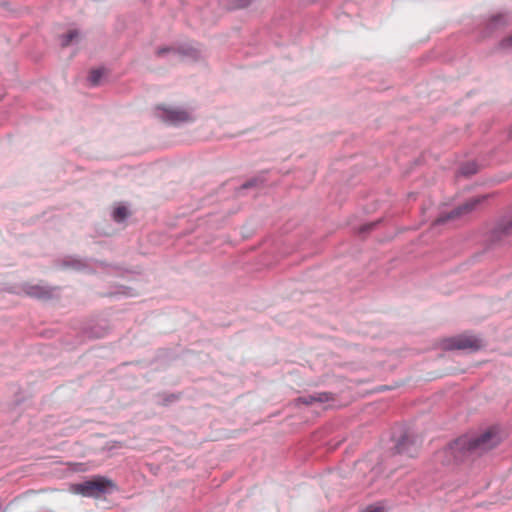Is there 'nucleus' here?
I'll return each mask as SVG.
<instances>
[{
    "instance_id": "obj_12",
    "label": "nucleus",
    "mask_w": 512,
    "mask_h": 512,
    "mask_svg": "<svg viewBox=\"0 0 512 512\" xmlns=\"http://www.w3.org/2000/svg\"><path fill=\"white\" fill-rule=\"evenodd\" d=\"M333 399V394L329 392H317L311 395L301 396L297 399V403H301L304 405H312L316 402L318 403H326Z\"/></svg>"
},
{
    "instance_id": "obj_18",
    "label": "nucleus",
    "mask_w": 512,
    "mask_h": 512,
    "mask_svg": "<svg viewBox=\"0 0 512 512\" xmlns=\"http://www.w3.org/2000/svg\"><path fill=\"white\" fill-rule=\"evenodd\" d=\"M120 289H121V291L115 292V293H113V295H123V296H127V297H132L135 295L133 293V290L129 287L122 286Z\"/></svg>"
},
{
    "instance_id": "obj_19",
    "label": "nucleus",
    "mask_w": 512,
    "mask_h": 512,
    "mask_svg": "<svg viewBox=\"0 0 512 512\" xmlns=\"http://www.w3.org/2000/svg\"><path fill=\"white\" fill-rule=\"evenodd\" d=\"M500 46L503 49L512 47V35L510 37L502 40L501 43H500Z\"/></svg>"
},
{
    "instance_id": "obj_22",
    "label": "nucleus",
    "mask_w": 512,
    "mask_h": 512,
    "mask_svg": "<svg viewBox=\"0 0 512 512\" xmlns=\"http://www.w3.org/2000/svg\"><path fill=\"white\" fill-rule=\"evenodd\" d=\"M364 512H380V509L379 508H372V509H368Z\"/></svg>"
},
{
    "instance_id": "obj_13",
    "label": "nucleus",
    "mask_w": 512,
    "mask_h": 512,
    "mask_svg": "<svg viewBox=\"0 0 512 512\" xmlns=\"http://www.w3.org/2000/svg\"><path fill=\"white\" fill-rule=\"evenodd\" d=\"M478 172V165L474 161L466 162L461 165L459 174L465 177L472 176Z\"/></svg>"
},
{
    "instance_id": "obj_10",
    "label": "nucleus",
    "mask_w": 512,
    "mask_h": 512,
    "mask_svg": "<svg viewBox=\"0 0 512 512\" xmlns=\"http://www.w3.org/2000/svg\"><path fill=\"white\" fill-rule=\"evenodd\" d=\"M511 20V17L508 13H496L490 15L485 20V33L487 35L492 34L493 32L506 27Z\"/></svg>"
},
{
    "instance_id": "obj_1",
    "label": "nucleus",
    "mask_w": 512,
    "mask_h": 512,
    "mask_svg": "<svg viewBox=\"0 0 512 512\" xmlns=\"http://www.w3.org/2000/svg\"><path fill=\"white\" fill-rule=\"evenodd\" d=\"M501 442V437L497 431L487 430L479 435H462L450 443L443 453L448 462H462L473 456H481Z\"/></svg>"
},
{
    "instance_id": "obj_3",
    "label": "nucleus",
    "mask_w": 512,
    "mask_h": 512,
    "mask_svg": "<svg viewBox=\"0 0 512 512\" xmlns=\"http://www.w3.org/2000/svg\"><path fill=\"white\" fill-rule=\"evenodd\" d=\"M441 347L445 351L463 350L476 352L483 347L482 340L472 335H457L441 341Z\"/></svg>"
},
{
    "instance_id": "obj_8",
    "label": "nucleus",
    "mask_w": 512,
    "mask_h": 512,
    "mask_svg": "<svg viewBox=\"0 0 512 512\" xmlns=\"http://www.w3.org/2000/svg\"><path fill=\"white\" fill-rule=\"evenodd\" d=\"M55 290L56 288L47 285L25 284L23 286V291L27 296L38 300H46L52 298Z\"/></svg>"
},
{
    "instance_id": "obj_14",
    "label": "nucleus",
    "mask_w": 512,
    "mask_h": 512,
    "mask_svg": "<svg viewBox=\"0 0 512 512\" xmlns=\"http://www.w3.org/2000/svg\"><path fill=\"white\" fill-rule=\"evenodd\" d=\"M128 216L129 211L125 206L117 207L112 214L113 220L118 223L125 221L128 218Z\"/></svg>"
},
{
    "instance_id": "obj_7",
    "label": "nucleus",
    "mask_w": 512,
    "mask_h": 512,
    "mask_svg": "<svg viewBox=\"0 0 512 512\" xmlns=\"http://www.w3.org/2000/svg\"><path fill=\"white\" fill-rule=\"evenodd\" d=\"M159 56L173 55L181 58H187L192 61H198L203 57V52L198 46L192 44H182L179 47H162L157 50Z\"/></svg>"
},
{
    "instance_id": "obj_17",
    "label": "nucleus",
    "mask_w": 512,
    "mask_h": 512,
    "mask_svg": "<svg viewBox=\"0 0 512 512\" xmlns=\"http://www.w3.org/2000/svg\"><path fill=\"white\" fill-rule=\"evenodd\" d=\"M251 3V0H233L232 1V8L233 9H241L249 6Z\"/></svg>"
},
{
    "instance_id": "obj_21",
    "label": "nucleus",
    "mask_w": 512,
    "mask_h": 512,
    "mask_svg": "<svg viewBox=\"0 0 512 512\" xmlns=\"http://www.w3.org/2000/svg\"><path fill=\"white\" fill-rule=\"evenodd\" d=\"M373 226H374V224H369V225L362 226V227L360 228V232L368 231V230H370Z\"/></svg>"
},
{
    "instance_id": "obj_20",
    "label": "nucleus",
    "mask_w": 512,
    "mask_h": 512,
    "mask_svg": "<svg viewBox=\"0 0 512 512\" xmlns=\"http://www.w3.org/2000/svg\"><path fill=\"white\" fill-rule=\"evenodd\" d=\"M256 184H257V180L256 179H251V180L245 182L244 184H242L241 188L242 189H248L250 187H254Z\"/></svg>"
},
{
    "instance_id": "obj_2",
    "label": "nucleus",
    "mask_w": 512,
    "mask_h": 512,
    "mask_svg": "<svg viewBox=\"0 0 512 512\" xmlns=\"http://www.w3.org/2000/svg\"><path fill=\"white\" fill-rule=\"evenodd\" d=\"M69 492L85 498L100 499L118 490L116 483L103 475H93L80 483L69 485Z\"/></svg>"
},
{
    "instance_id": "obj_15",
    "label": "nucleus",
    "mask_w": 512,
    "mask_h": 512,
    "mask_svg": "<svg viewBox=\"0 0 512 512\" xmlns=\"http://www.w3.org/2000/svg\"><path fill=\"white\" fill-rule=\"evenodd\" d=\"M79 36L77 30H71L66 34L60 35V44L62 47L68 46L72 40L76 39Z\"/></svg>"
},
{
    "instance_id": "obj_6",
    "label": "nucleus",
    "mask_w": 512,
    "mask_h": 512,
    "mask_svg": "<svg viewBox=\"0 0 512 512\" xmlns=\"http://www.w3.org/2000/svg\"><path fill=\"white\" fill-rule=\"evenodd\" d=\"M487 195L477 196L467 200L462 205L457 206L448 213L439 216L435 221L434 225H442L450 220L459 219L465 215L473 212L481 203L487 199Z\"/></svg>"
},
{
    "instance_id": "obj_4",
    "label": "nucleus",
    "mask_w": 512,
    "mask_h": 512,
    "mask_svg": "<svg viewBox=\"0 0 512 512\" xmlns=\"http://www.w3.org/2000/svg\"><path fill=\"white\" fill-rule=\"evenodd\" d=\"M91 263L101 267L107 266L106 262L98 259L80 257L77 255H67L57 262V267L63 270L70 269L77 272L94 273Z\"/></svg>"
},
{
    "instance_id": "obj_16",
    "label": "nucleus",
    "mask_w": 512,
    "mask_h": 512,
    "mask_svg": "<svg viewBox=\"0 0 512 512\" xmlns=\"http://www.w3.org/2000/svg\"><path fill=\"white\" fill-rule=\"evenodd\" d=\"M102 76H103V71L101 69L92 70L88 77V81H89L90 85L93 87L97 86L99 84Z\"/></svg>"
},
{
    "instance_id": "obj_11",
    "label": "nucleus",
    "mask_w": 512,
    "mask_h": 512,
    "mask_svg": "<svg viewBox=\"0 0 512 512\" xmlns=\"http://www.w3.org/2000/svg\"><path fill=\"white\" fill-rule=\"evenodd\" d=\"M418 450L416 440L410 438L407 433H404L396 442L394 451L396 454L407 455L413 457Z\"/></svg>"
},
{
    "instance_id": "obj_9",
    "label": "nucleus",
    "mask_w": 512,
    "mask_h": 512,
    "mask_svg": "<svg viewBox=\"0 0 512 512\" xmlns=\"http://www.w3.org/2000/svg\"><path fill=\"white\" fill-rule=\"evenodd\" d=\"M512 235V215L502 218L491 231L493 241H505Z\"/></svg>"
},
{
    "instance_id": "obj_23",
    "label": "nucleus",
    "mask_w": 512,
    "mask_h": 512,
    "mask_svg": "<svg viewBox=\"0 0 512 512\" xmlns=\"http://www.w3.org/2000/svg\"><path fill=\"white\" fill-rule=\"evenodd\" d=\"M510 138H512V133L510 134Z\"/></svg>"
},
{
    "instance_id": "obj_5",
    "label": "nucleus",
    "mask_w": 512,
    "mask_h": 512,
    "mask_svg": "<svg viewBox=\"0 0 512 512\" xmlns=\"http://www.w3.org/2000/svg\"><path fill=\"white\" fill-rule=\"evenodd\" d=\"M156 117L168 125H180L182 123L193 122L194 118L190 112L179 107L159 106L156 109Z\"/></svg>"
}]
</instances>
